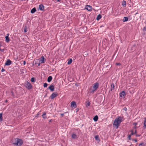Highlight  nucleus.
<instances>
[{
    "mask_svg": "<svg viewBox=\"0 0 146 146\" xmlns=\"http://www.w3.org/2000/svg\"><path fill=\"white\" fill-rule=\"evenodd\" d=\"M99 86L98 82H96L93 84L92 86L90 87L89 90V92L92 94H93Z\"/></svg>",
    "mask_w": 146,
    "mask_h": 146,
    "instance_id": "obj_1",
    "label": "nucleus"
},
{
    "mask_svg": "<svg viewBox=\"0 0 146 146\" xmlns=\"http://www.w3.org/2000/svg\"><path fill=\"white\" fill-rule=\"evenodd\" d=\"M122 118L121 117L116 118L113 123V125L114 127L117 129L118 128L121 123L122 122Z\"/></svg>",
    "mask_w": 146,
    "mask_h": 146,
    "instance_id": "obj_2",
    "label": "nucleus"
},
{
    "mask_svg": "<svg viewBox=\"0 0 146 146\" xmlns=\"http://www.w3.org/2000/svg\"><path fill=\"white\" fill-rule=\"evenodd\" d=\"M13 144L17 146H20L23 143V141L20 139L16 138L15 139V141Z\"/></svg>",
    "mask_w": 146,
    "mask_h": 146,
    "instance_id": "obj_3",
    "label": "nucleus"
},
{
    "mask_svg": "<svg viewBox=\"0 0 146 146\" xmlns=\"http://www.w3.org/2000/svg\"><path fill=\"white\" fill-rule=\"evenodd\" d=\"M25 87L28 89H31L32 88V86L30 83L27 82L25 83Z\"/></svg>",
    "mask_w": 146,
    "mask_h": 146,
    "instance_id": "obj_4",
    "label": "nucleus"
},
{
    "mask_svg": "<svg viewBox=\"0 0 146 146\" xmlns=\"http://www.w3.org/2000/svg\"><path fill=\"white\" fill-rule=\"evenodd\" d=\"M39 62L40 63H44V58L43 56H42L39 59Z\"/></svg>",
    "mask_w": 146,
    "mask_h": 146,
    "instance_id": "obj_5",
    "label": "nucleus"
},
{
    "mask_svg": "<svg viewBox=\"0 0 146 146\" xmlns=\"http://www.w3.org/2000/svg\"><path fill=\"white\" fill-rule=\"evenodd\" d=\"M71 106L72 107H74V108H75L76 107V102L74 101L72 102L71 103Z\"/></svg>",
    "mask_w": 146,
    "mask_h": 146,
    "instance_id": "obj_6",
    "label": "nucleus"
},
{
    "mask_svg": "<svg viewBox=\"0 0 146 146\" xmlns=\"http://www.w3.org/2000/svg\"><path fill=\"white\" fill-rule=\"evenodd\" d=\"M11 64V62L10 60H7L5 64L6 66H9Z\"/></svg>",
    "mask_w": 146,
    "mask_h": 146,
    "instance_id": "obj_7",
    "label": "nucleus"
},
{
    "mask_svg": "<svg viewBox=\"0 0 146 146\" xmlns=\"http://www.w3.org/2000/svg\"><path fill=\"white\" fill-rule=\"evenodd\" d=\"M57 96L56 94L53 93L50 96V97L51 99H53Z\"/></svg>",
    "mask_w": 146,
    "mask_h": 146,
    "instance_id": "obj_8",
    "label": "nucleus"
},
{
    "mask_svg": "<svg viewBox=\"0 0 146 146\" xmlns=\"http://www.w3.org/2000/svg\"><path fill=\"white\" fill-rule=\"evenodd\" d=\"M48 89H50L51 91H53L54 89V86L52 85H51L48 88Z\"/></svg>",
    "mask_w": 146,
    "mask_h": 146,
    "instance_id": "obj_9",
    "label": "nucleus"
},
{
    "mask_svg": "<svg viewBox=\"0 0 146 146\" xmlns=\"http://www.w3.org/2000/svg\"><path fill=\"white\" fill-rule=\"evenodd\" d=\"M86 9L88 11H90L92 9V7L89 5H87L86 7Z\"/></svg>",
    "mask_w": 146,
    "mask_h": 146,
    "instance_id": "obj_10",
    "label": "nucleus"
},
{
    "mask_svg": "<svg viewBox=\"0 0 146 146\" xmlns=\"http://www.w3.org/2000/svg\"><path fill=\"white\" fill-rule=\"evenodd\" d=\"M143 128L144 129H146V117L144 118Z\"/></svg>",
    "mask_w": 146,
    "mask_h": 146,
    "instance_id": "obj_11",
    "label": "nucleus"
},
{
    "mask_svg": "<svg viewBox=\"0 0 146 146\" xmlns=\"http://www.w3.org/2000/svg\"><path fill=\"white\" fill-rule=\"evenodd\" d=\"M72 137L73 139L77 138H78V136L75 133H73L72 135Z\"/></svg>",
    "mask_w": 146,
    "mask_h": 146,
    "instance_id": "obj_12",
    "label": "nucleus"
},
{
    "mask_svg": "<svg viewBox=\"0 0 146 146\" xmlns=\"http://www.w3.org/2000/svg\"><path fill=\"white\" fill-rule=\"evenodd\" d=\"M125 92L124 91H122L120 93V96L121 97H122L123 98H124L125 97Z\"/></svg>",
    "mask_w": 146,
    "mask_h": 146,
    "instance_id": "obj_13",
    "label": "nucleus"
},
{
    "mask_svg": "<svg viewBox=\"0 0 146 146\" xmlns=\"http://www.w3.org/2000/svg\"><path fill=\"white\" fill-rule=\"evenodd\" d=\"M7 35L5 36L6 41V42H8L10 40L9 38V34H7Z\"/></svg>",
    "mask_w": 146,
    "mask_h": 146,
    "instance_id": "obj_14",
    "label": "nucleus"
},
{
    "mask_svg": "<svg viewBox=\"0 0 146 146\" xmlns=\"http://www.w3.org/2000/svg\"><path fill=\"white\" fill-rule=\"evenodd\" d=\"M39 8L40 10H43L44 9V6L42 4L39 5Z\"/></svg>",
    "mask_w": 146,
    "mask_h": 146,
    "instance_id": "obj_15",
    "label": "nucleus"
},
{
    "mask_svg": "<svg viewBox=\"0 0 146 146\" xmlns=\"http://www.w3.org/2000/svg\"><path fill=\"white\" fill-rule=\"evenodd\" d=\"M131 132V135H133L135 134H136L137 133V131L136 130H135L134 131L133 130H131L130 131Z\"/></svg>",
    "mask_w": 146,
    "mask_h": 146,
    "instance_id": "obj_16",
    "label": "nucleus"
},
{
    "mask_svg": "<svg viewBox=\"0 0 146 146\" xmlns=\"http://www.w3.org/2000/svg\"><path fill=\"white\" fill-rule=\"evenodd\" d=\"M52 77L51 76H49L48 78L47 81L49 82H50L52 80Z\"/></svg>",
    "mask_w": 146,
    "mask_h": 146,
    "instance_id": "obj_17",
    "label": "nucleus"
},
{
    "mask_svg": "<svg viewBox=\"0 0 146 146\" xmlns=\"http://www.w3.org/2000/svg\"><path fill=\"white\" fill-rule=\"evenodd\" d=\"M114 86L113 83L111 84V90L112 91L114 89Z\"/></svg>",
    "mask_w": 146,
    "mask_h": 146,
    "instance_id": "obj_18",
    "label": "nucleus"
},
{
    "mask_svg": "<svg viewBox=\"0 0 146 146\" xmlns=\"http://www.w3.org/2000/svg\"><path fill=\"white\" fill-rule=\"evenodd\" d=\"M128 20V18L127 17H124L123 20V21L124 22L127 21Z\"/></svg>",
    "mask_w": 146,
    "mask_h": 146,
    "instance_id": "obj_19",
    "label": "nucleus"
},
{
    "mask_svg": "<svg viewBox=\"0 0 146 146\" xmlns=\"http://www.w3.org/2000/svg\"><path fill=\"white\" fill-rule=\"evenodd\" d=\"M102 16L101 15L99 14L97 16V17L96 18V19L97 20H99V19H100L101 18H102Z\"/></svg>",
    "mask_w": 146,
    "mask_h": 146,
    "instance_id": "obj_20",
    "label": "nucleus"
},
{
    "mask_svg": "<svg viewBox=\"0 0 146 146\" xmlns=\"http://www.w3.org/2000/svg\"><path fill=\"white\" fill-rule=\"evenodd\" d=\"M98 119V117L97 115L95 116L93 118V120L94 121H96Z\"/></svg>",
    "mask_w": 146,
    "mask_h": 146,
    "instance_id": "obj_21",
    "label": "nucleus"
},
{
    "mask_svg": "<svg viewBox=\"0 0 146 146\" xmlns=\"http://www.w3.org/2000/svg\"><path fill=\"white\" fill-rule=\"evenodd\" d=\"M36 9L35 8H33L31 11V13H34L36 11Z\"/></svg>",
    "mask_w": 146,
    "mask_h": 146,
    "instance_id": "obj_22",
    "label": "nucleus"
},
{
    "mask_svg": "<svg viewBox=\"0 0 146 146\" xmlns=\"http://www.w3.org/2000/svg\"><path fill=\"white\" fill-rule=\"evenodd\" d=\"M126 3L125 1H123L122 2V5L123 7H125L126 6Z\"/></svg>",
    "mask_w": 146,
    "mask_h": 146,
    "instance_id": "obj_23",
    "label": "nucleus"
},
{
    "mask_svg": "<svg viewBox=\"0 0 146 146\" xmlns=\"http://www.w3.org/2000/svg\"><path fill=\"white\" fill-rule=\"evenodd\" d=\"M68 61L67 63L68 64H70L72 62V59H70L69 60H68Z\"/></svg>",
    "mask_w": 146,
    "mask_h": 146,
    "instance_id": "obj_24",
    "label": "nucleus"
},
{
    "mask_svg": "<svg viewBox=\"0 0 146 146\" xmlns=\"http://www.w3.org/2000/svg\"><path fill=\"white\" fill-rule=\"evenodd\" d=\"M86 107H87L90 106V102L89 101H86Z\"/></svg>",
    "mask_w": 146,
    "mask_h": 146,
    "instance_id": "obj_25",
    "label": "nucleus"
},
{
    "mask_svg": "<svg viewBox=\"0 0 146 146\" xmlns=\"http://www.w3.org/2000/svg\"><path fill=\"white\" fill-rule=\"evenodd\" d=\"M95 138L96 140L97 141H100V139L98 136L96 135L95 137Z\"/></svg>",
    "mask_w": 146,
    "mask_h": 146,
    "instance_id": "obj_26",
    "label": "nucleus"
},
{
    "mask_svg": "<svg viewBox=\"0 0 146 146\" xmlns=\"http://www.w3.org/2000/svg\"><path fill=\"white\" fill-rule=\"evenodd\" d=\"M138 146H146L145 143H142L139 144Z\"/></svg>",
    "mask_w": 146,
    "mask_h": 146,
    "instance_id": "obj_27",
    "label": "nucleus"
},
{
    "mask_svg": "<svg viewBox=\"0 0 146 146\" xmlns=\"http://www.w3.org/2000/svg\"><path fill=\"white\" fill-rule=\"evenodd\" d=\"M3 120V117H2V113H0V121H2Z\"/></svg>",
    "mask_w": 146,
    "mask_h": 146,
    "instance_id": "obj_28",
    "label": "nucleus"
},
{
    "mask_svg": "<svg viewBox=\"0 0 146 146\" xmlns=\"http://www.w3.org/2000/svg\"><path fill=\"white\" fill-rule=\"evenodd\" d=\"M46 115V113L45 112H44L43 114H42V117L44 118H46V116H45Z\"/></svg>",
    "mask_w": 146,
    "mask_h": 146,
    "instance_id": "obj_29",
    "label": "nucleus"
},
{
    "mask_svg": "<svg viewBox=\"0 0 146 146\" xmlns=\"http://www.w3.org/2000/svg\"><path fill=\"white\" fill-rule=\"evenodd\" d=\"M31 81L32 82H35V79L33 77L31 78Z\"/></svg>",
    "mask_w": 146,
    "mask_h": 146,
    "instance_id": "obj_30",
    "label": "nucleus"
},
{
    "mask_svg": "<svg viewBox=\"0 0 146 146\" xmlns=\"http://www.w3.org/2000/svg\"><path fill=\"white\" fill-rule=\"evenodd\" d=\"M27 28L26 26L24 28V32L25 33H26L27 32Z\"/></svg>",
    "mask_w": 146,
    "mask_h": 146,
    "instance_id": "obj_31",
    "label": "nucleus"
},
{
    "mask_svg": "<svg viewBox=\"0 0 146 146\" xmlns=\"http://www.w3.org/2000/svg\"><path fill=\"white\" fill-rule=\"evenodd\" d=\"M47 85L48 84L46 83H44L43 85V86L44 88H46L47 87Z\"/></svg>",
    "mask_w": 146,
    "mask_h": 146,
    "instance_id": "obj_32",
    "label": "nucleus"
},
{
    "mask_svg": "<svg viewBox=\"0 0 146 146\" xmlns=\"http://www.w3.org/2000/svg\"><path fill=\"white\" fill-rule=\"evenodd\" d=\"M133 124L134 126H136L137 124V122H134L133 123Z\"/></svg>",
    "mask_w": 146,
    "mask_h": 146,
    "instance_id": "obj_33",
    "label": "nucleus"
},
{
    "mask_svg": "<svg viewBox=\"0 0 146 146\" xmlns=\"http://www.w3.org/2000/svg\"><path fill=\"white\" fill-rule=\"evenodd\" d=\"M143 30L144 31H146V26L143 29Z\"/></svg>",
    "mask_w": 146,
    "mask_h": 146,
    "instance_id": "obj_34",
    "label": "nucleus"
},
{
    "mask_svg": "<svg viewBox=\"0 0 146 146\" xmlns=\"http://www.w3.org/2000/svg\"><path fill=\"white\" fill-rule=\"evenodd\" d=\"M5 69L3 68H2V69H1V72H4L5 71Z\"/></svg>",
    "mask_w": 146,
    "mask_h": 146,
    "instance_id": "obj_35",
    "label": "nucleus"
},
{
    "mask_svg": "<svg viewBox=\"0 0 146 146\" xmlns=\"http://www.w3.org/2000/svg\"><path fill=\"white\" fill-rule=\"evenodd\" d=\"M123 110H125V111H127V108H126V107H124L123 108Z\"/></svg>",
    "mask_w": 146,
    "mask_h": 146,
    "instance_id": "obj_36",
    "label": "nucleus"
},
{
    "mask_svg": "<svg viewBox=\"0 0 146 146\" xmlns=\"http://www.w3.org/2000/svg\"><path fill=\"white\" fill-rule=\"evenodd\" d=\"M35 64L36 65L37 64L38 65V66H39L40 65V63L39 62V63H35Z\"/></svg>",
    "mask_w": 146,
    "mask_h": 146,
    "instance_id": "obj_37",
    "label": "nucleus"
},
{
    "mask_svg": "<svg viewBox=\"0 0 146 146\" xmlns=\"http://www.w3.org/2000/svg\"><path fill=\"white\" fill-rule=\"evenodd\" d=\"M4 49H0V51L3 52L4 51Z\"/></svg>",
    "mask_w": 146,
    "mask_h": 146,
    "instance_id": "obj_38",
    "label": "nucleus"
},
{
    "mask_svg": "<svg viewBox=\"0 0 146 146\" xmlns=\"http://www.w3.org/2000/svg\"><path fill=\"white\" fill-rule=\"evenodd\" d=\"M131 135H129L128 137L129 139H131Z\"/></svg>",
    "mask_w": 146,
    "mask_h": 146,
    "instance_id": "obj_39",
    "label": "nucleus"
},
{
    "mask_svg": "<svg viewBox=\"0 0 146 146\" xmlns=\"http://www.w3.org/2000/svg\"><path fill=\"white\" fill-rule=\"evenodd\" d=\"M137 128V127L136 126H134V127H133V128L135 129V130H136V129Z\"/></svg>",
    "mask_w": 146,
    "mask_h": 146,
    "instance_id": "obj_40",
    "label": "nucleus"
},
{
    "mask_svg": "<svg viewBox=\"0 0 146 146\" xmlns=\"http://www.w3.org/2000/svg\"><path fill=\"white\" fill-rule=\"evenodd\" d=\"M39 113H38L36 115V117H38V116L39 115Z\"/></svg>",
    "mask_w": 146,
    "mask_h": 146,
    "instance_id": "obj_41",
    "label": "nucleus"
},
{
    "mask_svg": "<svg viewBox=\"0 0 146 146\" xmlns=\"http://www.w3.org/2000/svg\"><path fill=\"white\" fill-rule=\"evenodd\" d=\"M64 114L63 113H61L60 115L61 116H63L64 115Z\"/></svg>",
    "mask_w": 146,
    "mask_h": 146,
    "instance_id": "obj_42",
    "label": "nucleus"
},
{
    "mask_svg": "<svg viewBox=\"0 0 146 146\" xmlns=\"http://www.w3.org/2000/svg\"><path fill=\"white\" fill-rule=\"evenodd\" d=\"M116 64L117 65H119L120 64L119 63H116Z\"/></svg>",
    "mask_w": 146,
    "mask_h": 146,
    "instance_id": "obj_43",
    "label": "nucleus"
},
{
    "mask_svg": "<svg viewBox=\"0 0 146 146\" xmlns=\"http://www.w3.org/2000/svg\"><path fill=\"white\" fill-rule=\"evenodd\" d=\"M52 121V119H50V120H49V121L50 122H51V121Z\"/></svg>",
    "mask_w": 146,
    "mask_h": 146,
    "instance_id": "obj_44",
    "label": "nucleus"
},
{
    "mask_svg": "<svg viewBox=\"0 0 146 146\" xmlns=\"http://www.w3.org/2000/svg\"><path fill=\"white\" fill-rule=\"evenodd\" d=\"M139 136V135L136 134V136Z\"/></svg>",
    "mask_w": 146,
    "mask_h": 146,
    "instance_id": "obj_45",
    "label": "nucleus"
},
{
    "mask_svg": "<svg viewBox=\"0 0 146 146\" xmlns=\"http://www.w3.org/2000/svg\"><path fill=\"white\" fill-rule=\"evenodd\" d=\"M24 64H25V61L24 62Z\"/></svg>",
    "mask_w": 146,
    "mask_h": 146,
    "instance_id": "obj_46",
    "label": "nucleus"
},
{
    "mask_svg": "<svg viewBox=\"0 0 146 146\" xmlns=\"http://www.w3.org/2000/svg\"><path fill=\"white\" fill-rule=\"evenodd\" d=\"M58 1H60L61 0H57Z\"/></svg>",
    "mask_w": 146,
    "mask_h": 146,
    "instance_id": "obj_47",
    "label": "nucleus"
},
{
    "mask_svg": "<svg viewBox=\"0 0 146 146\" xmlns=\"http://www.w3.org/2000/svg\"><path fill=\"white\" fill-rule=\"evenodd\" d=\"M135 142H137V140H135Z\"/></svg>",
    "mask_w": 146,
    "mask_h": 146,
    "instance_id": "obj_48",
    "label": "nucleus"
},
{
    "mask_svg": "<svg viewBox=\"0 0 146 146\" xmlns=\"http://www.w3.org/2000/svg\"><path fill=\"white\" fill-rule=\"evenodd\" d=\"M7 100H5V102H7Z\"/></svg>",
    "mask_w": 146,
    "mask_h": 146,
    "instance_id": "obj_49",
    "label": "nucleus"
},
{
    "mask_svg": "<svg viewBox=\"0 0 146 146\" xmlns=\"http://www.w3.org/2000/svg\"><path fill=\"white\" fill-rule=\"evenodd\" d=\"M12 95L13 96V92H12Z\"/></svg>",
    "mask_w": 146,
    "mask_h": 146,
    "instance_id": "obj_50",
    "label": "nucleus"
},
{
    "mask_svg": "<svg viewBox=\"0 0 146 146\" xmlns=\"http://www.w3.org/2000/svg\"><path fill=\"white\" fill-rule=\"evenodd\" d=\"M43 146V145H42V146Z\"/></svg>",
    "mask_w": 146,
    "mask_h": 146,
    "instance_id": "obj_51",
    "label": "nucleus"
}]
</instances>
